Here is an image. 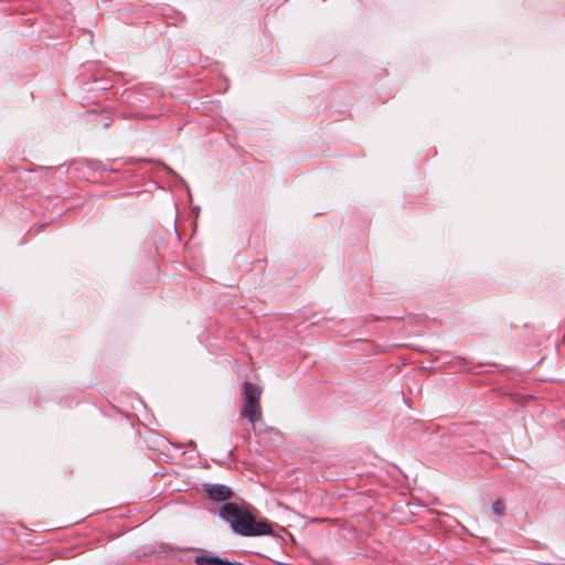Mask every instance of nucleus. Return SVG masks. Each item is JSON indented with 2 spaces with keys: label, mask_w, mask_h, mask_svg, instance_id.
Segmentation results:
<instances>
[{
  "label": "nucleus",
  "mask_w": 565,
  "mask_h": 565,
  "mask_svg": "<svg viewBox=\"0 0 565 565\" xmlns=\"http://www.w3.org/2000/svg\"><path fill=\"white\" fill-rule=\"evenodd\" d=\"M196 565H244L238 562H230L220 556L211 555L206 551L202 550L200 555L194 558Z\"/></svg>",
  "instance_id": "20e7f679"
},
{
  "label": "nucleus",
  "mask_w": 565,
  "mask_h": 565,
  "mask_svg": "<svg viewBox=\"0 0 565 565\" xmlns=\"http://www.w3.org/2000/svg\"><path fill=\"white\" fill-rule=\"evenodd\" d=\"M255 509L249 504L226 502L220 509V518L226 521L234 533L242 536L271 535L273 529L267 520H256Z\"/></svg>",
  "instance_id": "f257e3e1"
},
{
  "label": "nucleus",
  "mask_w": 565,
  "mask_h": 565,
  "mask_svg": "<svg viewBox=\"0 0 565 565\" xmlns=\"http://www.w3.org/2000/svg\"><path fill=\"white\" fill-rule=\"evenodd\" d=\"M493 513L498 516H503L505 514V505L501 499L495 500L492 503Z\"/></svg>",
  "instance_id": "39448f33"
},
{
  "label": "nucleus",
  "mask_w": 565,
  "mask_h": 565,
  "mask_svg": "<svg viewBox=\"0 0 565 565\" xmlns=\"http://www.w3.org/2000/svg\"><path fill=\"white\" fill-rule=\"evenodd\" d=\"M203 491L213 501H226L233 495V491L230 487L218 483H203Z\"/></svg>",
  "instance_id": "7ed1b4c3"
},
{
  "label": "nucleus",
  "mask_w": 565,
  "mask_h": 565,
  "mask_svg": "<svg viewBox=\"0 0 565 565\" xmlns=\"http://www.w3.org/2000/svg\"><path fill=\"white\" fill-rule=\"evenodd\" d=\"M263 393V388L249 381H245L243 385V397L244 403L241 411V415L246 418L252 428L254 429V425L256 422L262 420L263 412L260 405V396Z\"/></svg>",
  "instance_id": "f03ea898"
}]
</instances>
